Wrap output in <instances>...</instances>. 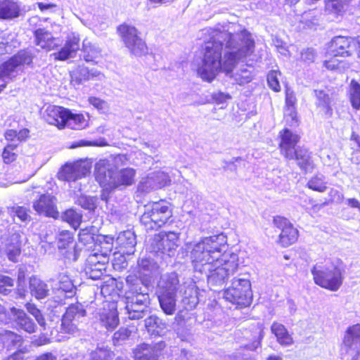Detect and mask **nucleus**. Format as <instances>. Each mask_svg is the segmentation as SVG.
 I'll return each mask as SVG.
<instances>
[{
	"instance_id": "nucleus-1",
	"label": "nucleus",
	"mask_w": 360,
	"mask_h": 360,
	"mask_svg": "<svg viewBox=\"0 0 360 360\" xmlns=\"http://www.w3.org/2000/svg\"><path fill=\"white\" fill-rule=\"evenodd\" d=\"M210 35V39L205 44L202 63L198 68L199 77L209 82L221 70L226 74L232 72L238 61L250 56L255 48V41L246 30L231 34L214 30Z\"/></svg>"
},
{
	"instance_id": "nucleus-2",
	"label": "nucleus",
	"mask_w": 360,
	"mask_h": 360,
	"mask_svg": "<svg viewBox=\"0 0 360 360\" xmlns=\"http://www.w3.org/2000/svg\"><path fill=\"white\" fill-rule=\"evenodd\" d=\"M226 237L220 233L203 238L192 245L190 259L195 272L205 274L210 288L221 287L238 268V256L226 252Z\"/></svg>"
},
{
	"instance_id": "nucleus-3",
	"label": "nucleus",
	"mask_w": 360,
	"mask_h": 360,
	"mask_svg": "<svg viewBox=\"0 0 360 360\" xmlns=\"http://www.w3.org/2000/svg\"><path fill=\"white\" fill-rule=\"evenodd\" d=\"M158 263L146 257L138 262V275L130 274L126 278L124 292L125 310L128 318L139 320L143 318L150 304L149 287L152 278L159 273Z\"/></svg>"
},
{
	"instance_id": "nucleus-4",
	"label": "nucleus",
	"mask_w": 360,
	"mask_h": 360,
	"mask_svg": "<svg viewBox=\"0 0 360 360\" xmlns=\"http://www.w3.org/2000/svg\"><path fill=\"white\" fill-rule=\"evenodd\" d=\"M344 273L345 265L338 258L318 262L311 269L315 283L332 291H337L342 285Z\"/></svg>"
},
{
	"instance_id": "nucleus-5",
	"label": "nucleus",
	"mask_w": 360,
	"mask_h": 360,
	"mask_svg": "<svg viewBox=\"0 0 360 360\" xmlns=\"http://www.w3.org/2000/svg\"><path fill=\"white\" fill-rule=\"evenodd\" d=\"M172 216V210L166 202H156L146 206L140 221L147 231L157 230Z\"/></svg>"
},
{
	"instance_id": "nucleus-6",
	"label": "nucleus",
	"mask_w": 360,
	"mask_h": 360,
	"mask_svg": "<svg viewBox=\"0 0 360 360\" xmlns=\"http://www.w3.org/2000/svg\"><path fill=\"white\" fill-rule=\"evenodd\" d=\"M224 297L232 304L240 307L250 304L252 297L251 283L248 275H239L235 277L231 285L224 292Z\"/></svg>"
},
{
	"instance_id": "nucleus-7",
	"label": "nucleus",
	"mask_w": 360,
	"mask_h": 360,
	"mask_svg": "<svg viewBox=\"0 0 360 360\" xmlns=\"http://www.w3.org/2000/svg\"><path fill=\"white\" fill-rule=\"evenodd\" d=\"M103 244L105 246H101V250L96 248L86 259L85 273L92 280L101 278L106 271L108 256L112 250V243L108 240Z\"/></svg>"
},
{
	"instance_id": "nucleus-8",
	"label": "nucleus",
	"mask_w": 360,
	"mask_h": 360,
	"mask_svg": "<svg viewBox=\"0 0 360 360\" xmlns=\"http://www.w3.org/2000/svg\"><path fill=\"white\" fill-rule=\"evenodd\" d=\"M117 32L131 54L141 56L147 52V46L140 37L139 32L135 27L123 24L118 27Z\"/></svg>"
},
{
	"instance_id": "nucleus-9",
	"label": "nucleus",
	"mask_w": 360,
	"mask_h": 360,
	"mask_svg": "<svg viewBox=\"0 0 360 360\" xmlns=\"http://www.w3.org/2000/svg\"><path fill=\"white\" fill-rule=\"evenodd\" d=\"M179 233L174 231L160 232L151 239L149 250L158 255H165L169 257L174 255L178 247Z\"/></svg>"
},
{
	"instance_id": "nucleus-10",
	"label": "nucleus",
	"mask_w": 360,
	"mask_h": 360,
	"mask_svg": "<svg viewBox=\"0 0 360 360\" xmlns=\"http://www.w3.org/2000/svg\"><path fill=\"white\" fill-rule=\"evenodd\" d=\"M86 312L82 304L77 302L70 304L66 309L61 319L60 332L75 335L78 331V323Z\"/></svg>"
},
{
	"instance_id": "nucleus-11",
	"label": "nucleus",
	"mask_w": 360,
	"mask_h": 360,
	"mask_svg": "<svg viewBox=\"0 0 360 360\" xmlns=\"http://www.w3.org/2000/svg\"><path fill=\"white\" fill-rule=\"evenodd\" d=\"M91 169V163L87 160H79L72 163H66L58 173L60 180L75 181L87 175Z\"/></svg>"
},
{
	"instance_id": "nucleus-12",
	"label": "nucleus",
	"mask_w": 360,
	"mask_h": 360,
	"mask_svg": "<svg viewBox=\"0 0 360 360\" xmlns=\"http://www.w3.org/2000/svg\"><path fill=\"white\" fill-rule=\"evenodd\" d=\"M32 54L27 51H21L0 65V78L14 77L20 67L30 65L32 62Z\"/></svg>"
},
{
	"instance_id": "nucleus-13",
	"label": "nucleus",
	"mask_w": 360,
	"mask_h": 360,
	"mask_svg": "<svg viewBox=\"0 0 360 360\" xmlns=\"http://www.w3.org/2000/svg\"><path fill=\"white\" fill-rule=\"evenodd\" d=\"M274 224L281 230L278 242L283 247H288L297 240L298 231L286 218L276 216L274 218Z\"/></svg>"
},
{
	"instance_id": "nucleus-14",
	"label": "nucleus",
	"mask_w": 360,
	"mask_h": 360,
	"mask_svg": "<svg viewBox=\"0 0 360 360\" xmlns=\"http://www.w3.org/2000/svg\"><path fill=\"white\" fill-rule=\"evenodd\" d=\"M358 44L351 37L338 36L334 37L328 46V52L334 56H348L352 55Z\"/></svg>"
},
{
	"instance_id": "nucleus-15",
	"label": "nucleus",
	"mask_w": 360,
	"mask_h": 360,
	"mask_svg": "<svg viewBox=\"0 0 360 360\" xmlns=\"http://www.w3.org/2000/svg\"><path fill=\"white\" fill-rule=\"evenodd\" d=\"M55 196L46 193L42 194L32 204L33 209L39 214L56 219L59 216Z\"/></svg>"
},
{
	"instance_id": "nucleus-16",
	"label": "nucleus",
	"mask_w": 360,
	"mask_h": 360,
	"mask_svg": "<svg viewBox=\"0 0 360 360\" xmlns=\"http://www.w3.org/2000/svg\"><path fill=\"white\" fill-rule=\"evenodd\" d=\"M71 83L74 85H80L89 81H102L105 76L96 68L89 69L84 65H79L70 72Z\"/></svg>"
},
{
	"instance_id": "nucleus-17",
	"label": "nucleus",
	"mask_w": 360,
	"mask_h": 360,
	"mask_svg": "<svg viewBox=\"0 0 360 360\" xmlns=\"http://www.w3.org/2000/svg\"><path fill=\"white\" fill-rule=\"evenodd\" d=\"M165 347L164 342L149 345L143 343L133 351L134 360H158Z\"/></svg>"
},
{
	"instance_id": "nucleus-18",
	"label": "nucleus",
	"mask_w": 360,
	"mask_h": 360,
	"mask_svg": "<svg viewBox=\"0 0 360 360\" xmlns=\"http://www.w3.org/2000/svg\"><path fill=\"white\" fill-rule=\"evenodd\" d=\"M20 233L14 232L0 240V252L5 254L10 261L16 262L20 254Z\"/></svg>"
},
{
	"instance_id": "nucleus-19",
	"label": "nucleus",
	"mask_w": 360,
	"mask_h": 360,
	"mask_svg": "<svg viewBox=\"0 0 360 360\" xmlns=\"http://www.w3.org/2000/svg\"><path fill=\"white\" fill-rule=\"evenodd\" d=\"M10 311L12 323L17 330H23L30 334L37 331V324L22 309L13 307L10 309Z\"/></svg>"
},
{
	"instance_id": "nucleus-20",
	"label": "nucleus",
	"mask_w": 360,
	"mask_h": 360,
	"mask_svg": "<svg viewBox=\"0 0 360 360\" xmlns=\"http://www.w3.org/2000/svg\"><path fill=\"white\" fill-rule=\"evenodd\" d=\"M344 347L347 352L352 358L360 355V325L356 324L348 328L344 338Z\"/></svg>"
},
{
	"instance_id": "nucleus-21",
	"label": "nucleus",
	"mask_w": 360,
	"mask_h": 360,
	"mask_svg": "<svg viewBox=\"0 0 360 360\" xmlns=\"http://www.w3.org/2000/svg\"><path fill=\"white\" fill-rule=\"evenodd\" d=\"M167 174L162 171H157L149 174L143 179L139 185V189L143 192H150L151 190L158 189L168 185L170 182Z\"/></svg>"
},
{
	"instance_id": "nucleus-22",
	"label": "nucleus",
	"mask_w": 360,
	"mask_h": 360,
	"mask_svg": "<svg viewBox=\"0 0 360 360\" xmlns=\"http://www.w3.org/2000/svg\"><path fill=\"white\" fill-rule=\"evenodd\" d=\"M116 171L105 160H101L95 167V178L101 186L114 188Z\"/></svg>"
},
{
	"instance_id": "nucleus-23",
	"label": "nucleus",
	"mask_w": 360,
	"mask_h": 360,
	"mask_svg": "<svg viewBox=\"0 0 360 360\" xmlns=\"http://www.w3.org/2000/svg\"><path fill=\"white\" fill-rule=\"evenodd\" d=\"M279 136L281 138L279 146L281 154L285 158H292L293 157L292 153L296 149L295 146L300 140L299 136L285 128L280 131Z\"/></svg>"
},
{
	"instance_id": "nucleus-24",
	"label": "nucleus",
	"mask_w": 360,
	"mask_h": 360,
	"mask_svg": "<svg viewBox=\"0 0 360 360\" xmlns=\"http://www.w3.org/2000/svg\"><path fill=\"white\" fill-rule=\"evenodd\" d=\"M79 38L77 35L73 34L69 36L64 46L58 51L52 53L51 56L56 60H66L76 56L79 49Z\"/></svg>"
},
{
	"instance_id": "nucleus-25",
	"label": "nucleus",
	"mask_w": 360,
	"mask_h": 360,
	"mask_svg": "<svg viewBox=\"0 0 360 360\" xmlns=\"http://www.w3.org/2000/svg\"><path fill=\"white\" fill-rule=\"evenodd\" d=\"M179 288V280L176 273H167L161 276L157 286L156 294L176 295Z\"/></svg>"
},
{
	"instance_id": "nucleus-26",
	"label": "nucleus",
	"mask_w": 360,
	"mask_h": 360,
	"mask_svg": "<svg viewBox=\"0 0 360 360\" xmlns=\"http://www.w3.org/2000/svg\"><path fill=\"white\" fill-rule=\"evenodd\" d=\"M68 115V109L57 105H49L42 112L46 122L59 129L64 127V120Z\"/></svg>"
},
{
	"instance_id": "nucleus-27",
	"label": "nucleus",
	"mask_w": 360,
	"mask_h": 360,
	"mask_svg": "<svg viewBox=\"0 0 360 360\" xmlns=\"http://www.w3.org/2000/svg\"><path fill=\"white\" fill-rule=\"evenodd\" d=\"M35 44L47 51L56 49L59 44L57 39L52 34L44 28L37 29L34 32Z\"/></svg>"
},
{
	"instance_id": "nucleus-28",
	"label": "nucleus",
	"mask_w": 360,
	"mask_h": 360,
	"mask_svg": "<svg viewBox=\"0 0 360 360\" xmlns=\"http://www.w3.org/2000/svg\"><path fill=\"white\" fill-rule=\"evenodd\" d=\"M293 157L288 158V160H295L299 167L305 172H311L314 164L311 160V153L309 150L304 147H297L292 153Z\"/></svg>"
},
{
	"instance_id": "nucleus-29",
	"label": "nucleus",
	"mask_w": 360,
	"mask_h": 360,
	"mask_svg": "<svg viewBox=\"0 0 360 360\" xmlns=\"http://www.w3.org/2000/svg\"><path fill=\"white\" fill-rule=\"evenodd\" d=\"M115 243L123 254L131 255L134 253L136 245V236L130 230L120 232L116 238Z\"/></svg>"
},
{
	"instance_id": "nucleus-30",
	"label": "nucleus",
	"mask_w": 360,
	"mask_h": 360,
	"mask_svg": "<svg viewBox=\"0 0 360 360\" xmlns=\"http://www.w3.org/2000/svg\"><path fill=\"white\" fill-rule=\"evenodd\" d=\"M21 14L20 5L14 0H0V20H10Z\"/></svg>"
},
{
	"instance_id": "nucleus-31",
	"label": "nucleus",
	"mask_w": 360,
	"mask_h": 360,
	"mask_svg": "<svg viewBox=\"0 0 360 360\" xmlns=\"http://www.w3.org/2000/svg\"><path fill=\"white\" fill-rule=\"evenodd\" d=\"M29 290L32 296L34 297L37 300L44 299L50 294L48 284L35 276L30 278Z\"/></svg>"
},
{
	"instance_id": "nucleus-32",
	"label": "nucleus",
	"mask_w": 360,
	"mask_h": 360,
	"mask_svg": "<svg viewBox=\"0 0 360 360\" xmlns=\"http://www.w3.org/2000/svg\"><path fill=\"white\" fill-rule=\"evenodd\" d=\"M99 316L101 324L108 330H113L119 324L118 314L115 304H112L109 309L103 308Z\"/></svg>"
},
{
	"instance_id": "nucleus-33",
	"label": "nucleus",
	"mask_w": 360,
	"mask_h": 360,
	"mask_svg": "<svg viewBox=\"0 0 360 360\" xmlns=\"http://www.w3.org/2000/svg\"><path fill=\"white\" fill-rule=\"evenodd\" d=\"M271 330L281 346L289 347L294 343L292 337L283 324L274 322L271 326Z\"/></svg>"
},
{
	"instance_id": "nucleus-34",
	"label": "nucleus",
	"mask_w": 360,
	"mask_h": 360,
	"mask_svg": "<svg viewBox=\"0 0 360 360\" xmlns=\"http://www.w3.org/2000/svg\"><path fill=\"white\" fill-rule=\"evenodd\" d=\"M0 340L8 348H16L19 349L23 347V339L20 335L15 332L0 329Z\"/></svg>"
},
{
	"instance_id": "nucleus-35",
	"label": "nucleus",
	"mask_w": 360,
	"mask_h": 360,
	"mask_svg": "<svg viewBox=\"0 0 360 360\" xmlns=\"http://www.w3.org/2000/svg\"><path fill=\"white\" fill-rule=\"evenodd\" d=\"M57 283L53 287V292L58 293H70L71 296L75 289L72 281L66 271L60 272L57 276Z\"/></svg>"
},
{
	"instance_id": "nucleus-36",
	"label": "nucleus",
	"mask_w": 360,
	"mask_h": 360,
	"mask_svg": "<svg viewBox=\"0 0 360 360\" xmlns=\"http://www.w3.org/2000/svg\"><path fill=\"white\" fill-rule=\"evenodd\" d=\"M82 51V57L87 63H96V59L101 56V49L100 47L87 39L83 41Z\"/></svg>"
},
{
	"instance_id": "nucleus-37",
	"label": "nucleus",
	"mask_w": 360,
	"mask_h": 360,
	"mask_svg": "<svg viewBox=\"0 0 360 360\" xmlns=\"http://www.w3.org/2000/svg\"><path fill=\"white\" fill-rule=\"evenodd\" d=\"M8 214L15 222H22L27 224L30 221L31 216L30 209L25 206L14 205L8 207Z\"/></svg>"
},
{
	"instance_id": "nucleus-38",
	"label": "nucleus",
	"mask_w": 360,
	"mask_h": 360,
	"mask_svg": "<svg viewBox=\"0 0 360 360\" xmlns=\"http://www.w3.org/2000/svg\"><path fill=\"white\" fill-rule=\"evenodd\" d=\"M296 98L292 94L288 91L286 93L285 104L286 108L285 110V119L286 122L291 127L297 125V112L295 110V103Z\"/></svg>"
},
{
	"instance_id": "nucleus-39",
	"label": "nucleus",
	"mask_w": 360,
	"mask_h": 360,
	"mask_svg": "<svg viewBox=\"0 0 360 360\" xmlns=\"http://www.w3.org/2000/svg\"><path fill=\"white\" fill-rule=\"evenodd\" d=\"M160 307L167 315H173L176 311V295L157 294Z\"/></svg>"
},
{
	"instance_id": "nucleus-40",
	"label": "nucleus",
	"mask_w": 360,
	"mask_h": 360,
	"mask_svg": "<svg viewBox=\"0 0 360 360\" xmlns=\"http://www.w3.org/2000/svg\"><path fill=\"white\" fill-rule=\"evenodd\" d=\"M145 327L148 333L156 335H162L165 333L167 324L160 318L151 316L145 319Z\"/></svg>"
},
{
	"instance_id": "nucleus-41",
	"label": "nucleus",
	"mask_w": 360,
	"mask_h": 360,
	"mask_svg": "<svg viewBox=\"0 0 360 360\" xmlns=\"http://www.w3.org/2000/svg\"><path fill=\"white\" fill-rule=\"evenodd\" d=\"M68 114L64 120V127H67L72 129H82L86 126V120L82 114H73L69 110H68Z\"/></svg>"
},
{
	"instance_id": "nucleus-42",
	"label": "nucleus",
	"mask_w": 360,
	"mask_h": 360,
	"mask_svg": "<svg viewBox=\"0 0 360 360\" xmlns=\"http://www.w3.org/2000/svg\"><path fill=\"white\" fill-rule=\"evenodd\" d=\"M135 174V170L132 168H125L118 172L116 171L114 188L117 187L120 185L128 186L132 184Z\"/></svg>"
},
{
	"instance_id": "nucleus-43",
	"label": "nucleus",
	"mask_w": 360,
	"mask_h": 360,
	"mask_svg": "<svg viewBox=\"0 0 360 360\" xmlns=\"http://www.w3.org/2000/svg\"><path fill=\"white\" fill-rule=\"evenodd\" d=\"M315 96L316 97V105L321 108L325 114L331 115L332 108L330 107V98L328 94L322 90H315Z\"/></svg>"
},
{
	"instance_id": "nucleus-44",
	"label": "nucleus",
	"mask_w": 360,
	"mask_h": 360,
	"mask_svg": "<svg viewBox=\"0 0 360 360\" xmlns=\"http://www.w3.org/2000/svg\"><path fill=\"white\" fill-rule=\"evenodd\" d=\"M62 218L73 229H77L82 222V214L74 209H69L63 214Z\"/></svg>"
},
{
	"instance_id": "nucleus-45",
	"label": "nucleus",
	"mask_w": 360,
	"mask_h": 360,
	"mask_svg": "<svg viewBox=\"0 0 360 360\" xmlns=\"http://www.w3.org/2000/svg\"><path fill=\"white\" fill-rule=\"evenodd\" d=\"M349 100L353 108L360 109V84L355 80H352L349 89Z\"/></svg>"
},
{
	"instance_id": "nucleus-46",
	"label": "nucleus",
	"mask_w": 360,
	"mask_h": 360,
	"mask_svg": "<svg viewBox=\"0 0 360 360\" xmlns=\"http://www.w3.org/2000/svg\"><path fill=\"white\" fill-rule=\"evenodd\" d=\"M326 184V177L322 174H317L308 181L307 186L313 191L323 193L327 188Z\"/></svg>"
},
{
	"instance_id": "nucleus-47",
	"label": "nucleus",
	"mask_w": 360,
	"mask_h": 360,
	"mask_svg": "<svg viewBox=\"0 0 360 360\" xmlns=\"http://www.w3.org/2000/svg\"><path fill=\"white\" fill-rule=\"evenodd\" d=\"M182 302L188 305V309H192L197 304L196 290L195 285L191 284L184 290Z\"/></svg>"
},
{
	"instance_id": "nucleus-48",
	"label": "nucleus",
	"mask_w": 360,
	"mask_h": 360,
	"mask_svg": "<svg viewBox=\"0 0 360 360\" xmlns=\"http://www.w3.org/2000/svg\"><path fill=\"white\" fill-rule=\"evenodd\" d=\"M18 144L9 143L5 146L2 153V158L6 164L13 162L18 157Z\"/></svg>"
},
{
	"instance_id": "nucleus-49",
	"label": "nucleus",
	"mask_w": 360,
	"mask_h": 360,
	"mask_svg": "<svg viewBox=\"0 0 360 360\" xmlns=\"http://www.w3.org/2000/svg\"><path fill=\"white\" fill-rule=\"evenodd\" d=\"M73 243L72 234L68 231H61L58 238V248L60 250L68 248Z\"/></svg>"
},
{
	"instance_id": "nucleus-50",
	"label": "nucleus",
	"mask_w": 360,
	"mask_h": 360,
	"mask_svg": "<svg viewBox=\"0 0 360 360\" xmlns=\"http://www.w3.org/2000/svg\"><path fill=\"white\" fill-rule=\"evenodd\" d=\"M25 308L27 311L35 318L39 325L44 328L46 325L45 319L37 306L33 303L27 302L25 304Z\"/></svg>"
},
{
	"instance_id": "nucleus-51",
	"label": "nucleus",
	"mask_w": 360,
	"mask_h": 360,
	"mask_svg": "<svg viewBox=\"0 0 360 360\" xmlns=\"http://www.w3.org/2000/svg\"><path fill=\"white\" fill-rule=\"evenodd\" d=\"M347 0H327L326 8L327 11L336 14L340 13L346 4Z\"/></svg>"
},
{
	"instance_id": "nucleus-52",
	"label": "nucleus",
	"mask_w": 360,
	"mask_h": 360,
	"mask_svg": "<svg viewBox=\"0 0 360 360\" xmlns=\"http://www.w3.org/2000/svg\"><path fill=\"white\" fill-rule=\"evenodd\" d=\"M96 198L83 195H80L77 200V203L79 205L89 211H93L96 207Z\"/></svg>"
},
{
	"instance_id": "nucleus-53",
	"label": "nucleus",
	"mask_w": 360,
	"mask_h": 360,
	"mask_svg": "<svg viewBox=\"0 0 360 360\" xmlns=\"http://www.w3.org/2000/svg\"><path fill=\"white\" fill-rule=\"evenodd\" d=\"M14 281L9 276L0 275V293L7 295L11 291Z\"/></svg>"
},
{
	"instance_id": "nucleus-54",
	"label": "nucleus",
	"mask_w": 360,
	"mask_h": 360,
	"mask_svg": "<svg viewBox=\"0 0 360 360\" xmlns=\"http://www.w3.org/2000/svg\"><path fill=\"white\" fill-rule=\"evenodd\" d=\"M112 354L110 351L98 348L91 353L90 360H110Z\"/></svg>"
},
{
	"instance_id": "nucleus-55",
	"label": "nucleus",
	"mask_w": 360,
	"mask_h": 360,
	"mask_svg": "<svg viewBox=\"0 0 360 360\" xmlns=\"http://www.w3.org/2000/svg\"><path fill=\"white\" fill-rule=\"evenodd\" d=\"M131 335V330L127 328H121L113 335L115 345L120 344V342L127 340Z\"/></svg>"
},
{
	"instance_id": "nucleus-56",
	"label": "nucleus",
	"mask_w": 360,
	"mask_h": 360,
	"mask_svg": "<svg viewBox=\"0 0 360 360\" xmlns=\"http://www.w3.org/2000/svg\"><path fill=\"white\" fill-rule=\"evenodd\" d=\"M267 82L269 87L274 91H279L281 89L278 79V73L275 71L269 72L267 75Z\"/></svg>"
},
{
	"instance_id": "nucleus-57",
	"label": "nucleus",
	"mask_w": 360,
	"mask_h": 360,
	"mask_svg": "<svg viewBox=\"0 0 360 360\" xmlns=\"http://www.w3.org/2000/svg\"><path fill=\"white\" fill-rule=\"evenodd\" d=\"M89 102L94 108L103 112L106 111L108 108L107 102L97 97H89Z\"/></svg>"
},
{
	"instance_id": "nucleus-58",
	"label": "nucleus",
	"mask_w": 360,
	"mask_h": 360,
	"mask_svg": "<svg viewBox=\"0 0 360 360\" xmlns=\"http://www.w3.org/2000/svg\"><path fill=\"white\" fill-rule=\"evenodd\" d=\"M316 56L315 51L313 49H307L301 53V60L309 64L314 62Z\"/></svg>"
},
{
	"instance_id": "nucleus-59",
	"label": "nucleus",
	"mask_w": 360,
	"mask_h": 360,
	"mask_svg": "<svg viewBox=\"0 0 360 360\" xmlns=\"http://www.w3.org/2000/svg\"><path fill=\"white\" fill-rule=\"evenodd\" d=\"M330 200L337 204H340L344 202V195L338 191V190L332 188L329 192Z\"/></svg>"
},
{
	"instance_id": "nucleus-60",
	"label": "nucleus",
	"mask_w": 360,
	"mask_h": 360,
	"mask_svg": "<svg viewBox=\"0 0 360 360\" xmlns=\"http://www.w3.org/2000/svg\"><path fill=\"white\" fill-rule=\"evenodd\" d=\"M349 207L357 210L360 213V201L354 198H345L343 202Z\"/></svg>"
},
{
	"instance_id": "nucleus-61",
	"label": "nucleus",
	"mask_w": 360,
	"mask_h": 360,
	"mask_svg": "<svg viewBox=\"0 0 360 360\" xmlns=\"http://www.w3.org/2000/svg\"><path fill=\"white\" fill-rule=\"evenodd\" d=\"M5 139L8 141H15L17 140V131L13 129H8L4 134Z\"/></svg>"
},
{
	"instance_id": "nucleus-62",
	"label": "nucleus",
	"mask_w": 360,
	"mask_h": 360,
	"mask_svg": "<svg viewBox=\"0 0 360 360\" xmlns=\"http://www.w3.org/2000/svg\"><path fill=\"white\" fill-rule=\"evenodd\" d=\"M30 131L27 129H22L17 132V141H25L29 136Z\"/></svg>"
},
{
	"instance_id": "nucleus-63",
	"label": "nucleus",
	"mask_w": 360,
	"mask_h": 360,
	"mask_svg": "<svg viewBox=\"0 0 360 360\" xmlns=\"http://www.w3.org/2000/svg\"><path fill=\"white\" fill-rule=\"evenodd\" d=\"M23 167L25 169L30 168L34 164V158L32 156L23 158Z\"/></svg>"
},
{
	"instance_id": "nucleus-64",
	"label": "nucleus",
	"mask_w": 360,
	"mask_h": 360,
	"mask_svg": "<svg viewBox=\"0 0 360 360\" xmlns=\"http://www.w3.org/2000/svg\"><path fill=\"white\" fill-rule=\"evenodd\" d=\"M35 360H56V356L51 352H47L39 356Z\"/></svg>"
}]
</instances>
